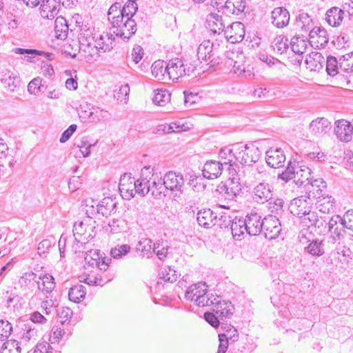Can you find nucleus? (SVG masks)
<instances>
[{"label":"nucleus","instance_id":"obj_1","mask_svg":"<svg viewBox=\"0 0 353 353\" xmlns=\"http://www.w3.org/2000/svg\"><path fill=\"white\" fill-rule=\"evenodd\" d=\"M114 39L112 34L106 33L95 38L92 27L79 26L78 42L81 55L87 61H93L100 57L101 53L112 49Z\"/></svg>","mask_w":353,"mask_h":353},{"label":"nucleus","instance_id":"obj_2","mask_svg":"<svg viewBox=\"0 0 353 353\" xmlns=\"http://www.w3.org/2000/svg\"><path fill=\"white\" fill-rule=\"evenodd\" d=\"M94 222L91 219L77 221L74 224L73 236L77 242L76 246H73L74 252H77L79 248L78 243L85 244L94 236Z\"/></svg>","mask_w":353,"mask_h":353},{"label":"nucleus","instance_id":"obj_3","mask_svg":"<svg viewBox=\"0 0 353 353\" xmlns=\"http://www.w3.org/2000/svg\"><path fill=\"white\" fill-rule=\"evenodd\" d=\"M196 68L195 61L193 63H184L178 58L173 59L168 62V80L177 81L184 77H190L194 74Z\"/></svg>","mask_w":353,"mask_h":353},{"label":"nucleus","instance_id":"obj_4","mask_svg":"<svg viewBox=\"0 0 353 353\" xmlns=\"http://www.w3.org/2000/svg\"><path fill=\"white\" fill-rule=\"evenodd\" d=\"M111 25L112 33L124 41H128L137 31L136 22L130 17H121Z\"/></svg>","mask_w":353,"mask_h":353},{"label":"nucleus","instance_id":"obj_5","mask_svg":"<svg viewBox=\"0 0 353 353\" xmlns=\"http://www.w3.org/2000/svg\"><path fill=\"white\" fill-rule=\"evenodd\" d=\"M236 161L242 165H251L259 159V150L254 146L239 145L235 147Z\"/></svg>","mask_w":353,"mask_h":353},{"label":"nucleus","instance_id":"obj_6","mask_svg":"<svg viewBox=\"0 0 353 353\" xmlns=\"http://www.w3.org/2000/svg\"><path fill=\"white\" fill-rule=\"evenodd\" d=\"M163 184L166 190L172 192L182 194L185 185V180L181 172H168L163 176Z\"/></svg>","mask_w":353,"mask_h":353},{"label":"nucleus","instance_id":"obj_7","mask_svg":"<svg viewBox=\"0 0 353 353\" xmlns=\"http://www.w3.org/2000/svg\"><path fill=\"white\" fill-rule=\"evenodd\" d=\"M232 177L227 183H221L218 186V191L228 200L234 199L241 190V185L239 179L234 176L236 173H230Z\"/></svg>","mask_w":353,"mask_h":353},{"label":"nucleus","instance_id":"obj_8","mask_svg":"<svg viewBox=\"0 0 353 353\" xmlns=\"http://www.w3.org/2000/svg\"><path fill=\"white\" fill-rule=\"evenodd\" d=\"M281 231V225L278 218L269 215L263 219V231L266 239H276Z\"/></svg>","mask_w":353,"mask_h":353},{"label":"nucleus","instance_id":"obj_9","mask_svg":"<svg viewBox=\"0 0 353 353\" xmlns=\"http://www.w3.org/2000/svg\"><path fill=\"white\" fill-rule=\"evenodd\" d=\"M136 181L130 174H124L120 178L119 191L121 196L127 200L134 197L136 194Z\"/></svg>","mask_w":353,"mask_h":353},{"label":"nucleus","instance_id":"obj_10","mask_svg":"<svg viewBox=\"0 0 353 353\" xmlns=\"http://www.w3.org/2000/svg\"><path fill=\"white\" fill-rule=\"evenodd\" d=\"M153 172V168L150 166H145L141 170V176L136 181V193L141 196H144L149 193L150 176Z\"/></svg>","mask_w":353,"mask_h":353},{"label":"nucleus","instance_id":"obj_11","mask_svg":"<svg viewBox=\"0 0 353 353\" xmlns=\"http://www.w3.org/2000/svg\"><path fill=\"white\" fill-rule=\"evenodd\" d=\"M332 129V123L327 118L318 117L310 123L309 130L315 137H323Z\"/></svg>","mask_w":353,"mask_h":353},{"label":"nucleus","instance_id":"obj_12","mask_svg":"<svg viewBox=\"0 0 353 353\" xmlns=\"http://www.w3.org/2000/svg\"><path fill=\"white\" fill-rule=\"evenodd\" d=\"M243 221L246 222L245 227L249 235L256 236L263 231V219H261V216L259 214L250 213Z\"/></svg>","mask_w":353,"mask_h":353},{"label":"nucleus","instance_id":"obj_13","mask_svg":"<svg viewBox=\"0 0 353 353\" xmlns=\"http://www.w3.org/2000/svg\"><path fill=\"white\" fill-rule=\"evenodd\" d=\"M224 35L226 39L232 43L241 41L245 36L243 24L239 21L232 23L225 28Z\"/></svg>","mask_w":353,"mask_h":353},{"label":"nucleus","instance_id":"obj_14","mask_svg":"<svg viewBox=\"0 0 353 353\" xmlns=\"http://www.w3.org/2000/svg\"><path fill=\"white\" fill-rule=\"evenodd\" d=\"M334 132L340 141L347 143L352 140L353 126L345 119L338 120L335 122Z\"/></svg>","mask_w":353,"mask_h":353},{"label":"nucleus","instance_id":"obj_15","mask_svg":"<svg viewBox=\"0 0 353 353\" xmlns=\"http://www.w3.org/2000/svg\"><path fill=\"white\" fill-rule=\"evenodd\" d=\"M309 197L302 196L296 198L291 201L290 210L294 216L302 217L311 208Z\"/></svg>","mask_w":353,"mask_h":353},{"label":"nucleus","instance_id":"obj_16","mask_svg":"<svg viewBox=\"0 0 353 353\" xmlns=\"http://www.w3.org/2000/svg\"><path fill=\"white\" fill-rule=\"evenodd\" d=\"M285 159V155L280 148H270L266 152L265 161L271 168H279L283 166Z\"/></svg>","mask_w":353,"mask_h":353},{"label":"nucleus","instance_id":"obj_17","mask_svg":"<svg viewBox=\"0 0 353 353\" xmlns=\"http://www.w3.org/2000/svg\"><path fill=\"white\" fill-rule=\"evenodd\" d=\"M272 197V190L268 183H259L253 190V199L259 203H264Z\"/></svg>","mask_w":353,"mask_h":353},{"label":"nucleus","instance_id":"obj_18","mask_svg":"<svg viewBox=\"0 0 353 353\" xmlns=\"http://www.w3.org/2000/svg\"><path fill=\"white\" fill-rule=\"evenodd\" d=\"M60 8V0H43L40 7L42 17L52 19L58 14Z\"/></svg>","mask_w":353,"mask_h":353},{"label":"nucleus","instance_id":"obj_19","mask_svg":"<svg viewBox=\"0 0 353 353\" xmlns=\"http://www.w3.org/2000/svg\"><path fill=\"white\" fill-rule=\"evenodd\" d=\"M205 26L213 34H220L225 30L222 17L216 13H211L207 16Z\"/></svg>","mask_w":353,"mask_h":353},{"label":"nucleus","instance_id":"obj_20","mask_svg":"<svg viewBox=\"0 0 353 353\" xmlns=\"http://www.w3.org/2000/svg\"><path fill=\"white\" fill-rule=\"evenodd\" d=\"M309 43L315 48H323L328 42L327 32L325 29L314 28L310 32Z\"/></svg>","mask_w":353,"mask_h":353},{"label":"nucleus","instance_id":"obj_21","mask_svg":"<svg viewBox=\"0 0 353 353\" xmlns=\"http://www.w3.org/2000/svg\"><path fill=\"white\" fill-rule=\"evenodd\" d=\"M223 163L220 161H207L203 168V175L208 179H214L221 176L223 171Z\"/></svg>","mask_w":353,"mask_h":353},{"label":"nucleus","instance_id":"obj_22","mask_svg":"<svg viewBox=\"0 0 353 353\" xmlns=\"http://www.w3.org/2000/svg\"><path fill=\"white\" fill-rule=\"evenodd\" d=\"M219 299L214 302L213 312L222 319L229 317L234 312V306L230 302L222 300L220 296H219Z\"/></svg>","mask_w":353,"mask_h":353},{"label":"nucleus","instance_id":"obj_23","mask_svg":"<svg viewBox=\"0 0 353 353\" xmlns=\"http://www.w3.org/2000/svg\"><path fill=\"white\" fill-rule=\"evenodd\" d=\"M272 23L277 28L286 26L290 21L289 12L283 8L278 7L272 12Z\"/></svg>","mask_w":353,"mask_h":353},{"label":"nucleus","instance_id":"obj_24","mask_svg":"<svg viewBox=\"0 0 353 353\" xmlns=\"http://www.w3.org/2000/svg\"><path fill=\"white\" fill-rule=\"evenodd\" d=\"M116 207L115 198L105 197L97 205V213L107 217L116 212Z\"/></svg>","mask_w":353,"mask_h":353},{"label":"nucleus","instance_id":"obj_25","mask_svg":"<svg viewBox=\"0 0 353 353\" xmlns=\"http://www.w3.org/2000/svg\"><path fill=\"white\" fill-rule=\"evenodd\" d=\"M197 221L199 225L210 228L216 224V216L210 209H203L197 213Z\"/></svg>","mask_w":353,"mask_h":353},{"label":"nucleus","instance_id":"obj_26","mask_svg":"<svg viewBox=\"0 0 353 353\" xmlns=\"http://www.w3.org/2000/svg\"><path fill=\"white\" fill-rule=\"evenodd\" d=\"M219 157V159L222 161L221 163H223V165H228V170H230V173H236V170L234 167L236 166V153L234 154L233 150L229 148H224L220 150Z\"/></svg>","mask_w":353,"mask_h":353},{"label":"nucleus","instance_id":"obj_27","mask_svg":"<svg viewBox=\"0 0 353 353\" xmlns=\"http://www.w3.org/2000/svg\"><path fill=\"white\" fill-rule=\"evenodd\" d=\"M149 178L150 179L149 192H150L155 198H160L162 194L165 196L163 190L165 188L161 177L153 171Z\"/></svg>","mask_w":353,"mask_h":353},{"label":"nucleus","instance_id":"obj_28","mask_svg":"<svg viewBox=\"0 0 353 353\" xmlns=\"http://www.w3.org/2000/svg\"><path fill=\"white\" fill-rule=\"evenodd\" d=\"M208 285L204 282H199L190 285L185 293L187 300L194 301L199 299L202 294H206Z\"/></svg>","mask_w":353,"mask_h":353},{"label":"nucleus","instance_id":"obj_29","mask_svg":"<svg viewBox=\"0 0 353 353\" xmlns=\"http://www.w3.org/2000/svg\"><path fill=\"white\" fill-rule=\"evenodd\" d=\"M168 63L158 60L154 61L151 67L152 76L159 81L168 80Z\"/></svg>","mask_w":353,"mask_h":353},{"label":"nucleus","instance_id":"obj_30","mask_svg":"<svg viewBox=\"0 0 353 353\" xmlns=\"http://www.w3.org/2000/svg\"><path fill=\"white\" fill-rule=\"evenodd\" d=\"M230 225L231 233L233 238L236 241H241L244 238L245 231L247 232L245 223L243 219L235 218L232 221L228 220Z\"/></svg>","mask_w":353,"mask_h":353},{"label":"nucleus","instance_id":"obj_31","mask_svg":"<svg viewBox=\"0 0 353 353\" xmlns=\"http://www.w3.org/2000/svg\"><path fill=\"white\" fill-rule=\"evenodd\" d=\"M301 219H302V222L308 228L314 226L320 228L321 227H323L324 224L326 225L325 220H324L321 216H319L316 212L312 211L311 208L309 210L308 212H306Z\"/></svg>","mask_w":353,"mask_h":353},{"label":"nucleus","instance_id":"obj_32","mask_svg":"<svg viewBox=\"0 0 353 353\" xmlns=\"http://www.w3.org/2000/svg\"><path fill=\"white\" fill-rule=\"evenodd\" d=\"M327 225L329 232L335 236L334 239H340L345 230L342 217L339 215L333 216L329 220Z\"/></svg>","mask_w":353,"mask_h":353},{"label":"nucleus","instance_id":"obj_33","mask_svg":"<svg viewBox=\"0 0 353 353\" xmlns=\"http://www.w3.org/2000/svg\"><path fill=\"white\" fill-rule=\"evenodd\" d=\"M307 245L305 251L312 256L319 257L324 254L325 248L323 241L317 239L307 241Z\"/></svg>","mask_w":353,"mask_h":353},{"label":"nucleus","instance_id":"obj_34","mask_svg":"<svg viewBox=\"0 0 353 353\" xmlns=\"http://www.w3.org/2000/svg\"><path fill=\"white\" fill-rule=\"evenodd\" d=\"M306 165L300 162L289 161L288 166L284 172L279 175V177L285 181H288L292 179H294L296 173L299 172V169H303Z\"/></svg>","mask_w":353,"mask_h":353},{"label":"nucleus","instance_id":"obj_35","mask_svg":"<svg viewBox=\"0 0 353 353\" xmlns=\"http://www.w3.org/2000/svg\"><path fill=\"white\" fill-rule=\"evenodd\" d=\"M12 52L15 54H27L28 55L25 56L23 60L28 62H34V56L36 55H43L46 57L48 59H51L52 54L48 52H45L43 51L37 50L34 49H24L21 48H15L12 50Z\"/></svg>","mask_w":353,"mask_h":353},{"label":"nucleus","instance_id":"obj_36","mask_svg":"<svg viewBox=\"0 0 353 353\" xmlns=\"http://www.w3.org/2000/svg\"><path fill=\"white\" fill-rule=\"evenodd\" d=\"M192 125L184 123L181 121L172 122L169 124L163 125L162 131L165 134L179 133L185 132L192 128Z\"/></svg>","mask_w":353,"mask_h":353},{"label":"nucleus","instance_id":"obj_37","mask_svg":"<svg viewBox=\"0 0 353 353\" xmlns=\"http://www.w3.org/2000/svg\"><path fill=\"white\" fill-rule=\"evenodd\" d=\"M344 12L336 7H333L326 13V21L332 27H336L341 24L343 19Z\"/></svg>","mask_w":353,"mask_h":353},{"label":"nucleus","instance_id":"obj_38","mask_svg":"<svg viewBox=\"0 0 353 353\" xmlns=\"http://www.w3.org/2000/svg\"><path fill=\"white\" fill-rule=\"evenodd\" d=\"M38 289L43 293H50L54 288V278L50 274H43L39 277L37 281Z\"/></svg>","mask_w":353,"mask_h":353},{"label":"nucleus","instance_id":"obj_39","mask_svg":"<svg viewBox=\"0 0 353 353\" xmlns=\"http://www.w3.org/2000/svg\"><path fill=\"white\" fill-rule=\"evenodd\" d=\"M55 37L59 39H65L68 32V26L65 18L57 17L54 21Z\"/></svg>","mask_w":353,"mask_h":353},{"label":"nucleus","instance_id":"obj_40","mask_svg":"<svg viewBox=\"0 0 353 353\" xmlns=\"http://www.w3.org/2000/svg\"><path fill=\"white\" fill-rule=\"evenodd\" d=\"M324 57L319 52H312L305 59V64L310 70H317L323 67Z\"/></svg>","mask_w":353,"mask_h":353},{"label":"nucleus","instance_id":"obj_41","mask_svg":"<svg viewBox=\"0 0 353 353\" xmlns=\"http://www.w3.org/2000/svg\"><path fill=\"white\" fill-rule=\"evenodd\" d=\"M225 12L227 14H236L244 11L245 3L243 0H226Z\"/></svg>","mask_w":353,"mask_h":353},{"label":"nucleus","instance_id":"obj_42","mask_svg":"<svg viewBox=\"0 0 353 353\" xmlns=\"http://www.w3.org/2000/svg\"><path fill=\"white\" fill-rule=\"evenodd\" d=\"M290 46L294 53L302 54L306 51L307 41L303 37L294 36L291 39Z\"/></svg>","mask_w":353,"mask_h":353},{"label":"nucleus","instance_id":"obj_43","mask_svg":"<svg viewBox=\"0 0 353 353\" xmlns=\"http://www.w3.org/2000/svg\"><path fill=\"white\" fill-rule=\"evenodd\" d=\"M213 44L210 40H204L198 47L197 55L199 59L206 61L210 59L212 54Z\"/></svg>","mask_w":353,"mask_h":353},{"label":"nucleus","instance_id":"obj_44","mask_svg":"<svg viewBox=\"0 0 353 353\" xmlns=\"http://www.w3.org/2000/svg\"><path fill=\"white\" fill-rule=\"evenodd\" d=\"M177 279L176 271L170 267L163 268L159 274V281L157 284L159 285L163 282L174 283Z\"/></svg>","mask_w":353,"mask_h":353},{"label":"nucleus","instance_id":"obj_45","mask_svg":"<svg viewBox=\"0 0 353 353\" xmlns=\"http://www.w3.org/2000/svg\"><path fill=\"white\" fill-rule=\"evenodd\" d=\"M85 294V288L82 285L72 287L68 292L69 299L74 303H79L83 301Z\"/></svg>","mask_w":353,"mask_h":353},{"label":"nucleus","instance_id":"obj_46","mask_svg":"<svg viewBox=\"0 0 353 353\" xmlns=\"http://www.w3.org/2000/svg\"><path fill=\"white\" fill-rule=\"evenodd\" d=\"M152 240L148 238L141 239L136 247L137 252H141L143 256L150 257L153 253V245Z\"/></svg>","mask_w":353,"mask_h":353},{"label":"nucleus","instance_id":"obj_47","mask_svg":"<svg viewBox=\"0 0 353 353\" xmlns=\"http://www.w3.org/2000/svg\"><path fill=\"white\" fill-rule=\"evenodd\" d=\"M153 102L159 106H164L170 101L171 94L167 90L158 89L154 91Z\"/></svg>","mask_w":353,"mask_h":353},{"label":"nucleus","instance_id":"obj_48","mask_svg":"<svg viewBox=\"0 0 353 353\" xmlns=\"http://www.w3.org/2000/svg\"><path fill=\"white\" fill-rule=\"evenodd\" d=\"M169 245L167 241L159 240L153 244V253L161 260L167 256Z\"/></svg>","mask_w":353,"mask_h":353},{"label":"nucleus","instance_id":"obj_49","mask_svg":"<svg viewBox=\"0 0 353 353\" xmlns=\"http://www.w3.org/2000/svg\"><path fill=\"white\" fill-rule=\"evenodd\" d=\"M98 141H90L88 137H82L79 143H77V148H79L81 154L83 157H88L90 154V148L95 146Z\"/></svg>","mask_w":353,"mask_h":353},{"label":"nucleus","instance_id":"obj_50","mask_svg":"<svg viewBox=\"0 0 353 353\" xmlns=\"http://www.w3.org/2000/svg\"><path fill=\"white\" fill-rule=\"evenodd\" d=\"M37 331L34 328L28 327L27 329L23 330L20 337V344L26 345L30 343L33 345L37 340Z\"/></svg>","mask_w":353,"mask_h":353},{"label":"nucleus","instance_id":"obj_51","mask_svg":"<svg viewBox=\"0 0 353 353\" xmlns=\"http://www.w3.org/2000/svg\"><path fill=\"white\" fill-rule=\"evenodd\" d=\"M288 39L283 36L276 37L272 42V48L274 51L277 54H283L288 48Z\"/></svg>","mask_w":353,"mask_h":353},{"label":"nucleus","instance_id":"obj_52","mask_svg":"<svg viewBox=\"0 0 353 353\" xmlns=\"http://www.w3.org/2000/svg\"><path fill=\"white\" fill-rule=\"evenodd\" d=\"M299 172L296 173V175H295L294 179V183L299 185H302L305 182L309 184V181L310 180L311 170L307 166H305L303 169H299Z\"/></svg>","mask_w":353,"mask_h":353},{"label":"nucleus","instance_id":"obj_53","mask_svg":"<svg viewBox=\"0 0 353 353\" xmlns=\"http://www.w3.org/2000/svg\"><path fill=\"white\" fill-rule=\"evenodd\" d=\"M81 282H84L89 285H102L105 283L101 276L97 274L92 272L88 275H82L79 277Z\"/></svg>","mask_w":353,"mask_h":353},{"label":"nucleus","instance_id":"obj_54","mask_svg":"<svg viewBox=\"0 0 353 353\" xmlns=\"http://www.w3.org/2000/svg\"><path fill=\"white\" fill-rule=\"evenodd\" d=\"M316 208L323 214L329 213L333 210V200L331 199L330 196L323 198H320L319 196Z\"/></svg>","mask_w":353,"mask_h":353},{"label":"nucleus","instance_id":"obj_55","mask_svg":"<svg viewBox=\"0 0 353 353\" xmlns=\"http://www.w3.org/2000/svg\"><path fill=\"white\" fill-rule=\"evenodd\" d=\"M125 221L123 219L114 218L109 221L108 225L105 226V230L112 233H119L125 228Z\"/></svg>","mask_w":353,"mask_h":353},{"label":"nucleus","instance_id":"obj_56","mask_svg":"<svg viewBox=\"0 0 353 353\" xmlns=\"http://www.w3.org/2000/svg\"><path fill=\"white\" fill-rule=\"evenodd\" d=\"M64 75L68 77L65 83L66 88L70 90H76L78 87L77 71L65 70Z\"/></svg>","mask_w":353,"mask_h":353},{"label":"nucleus","instance_id":"obj_57","mask_svg":"<svg viewBox=\"0 0 353 353\" xmlns=\"http://www.w3.org/2000/svg\"><path fill=\"white\" fill-rule=\"evenodd\" d=\"M121 17H123L122 14L121 4L120 3L112 4L108 12V19L110 23L112 24L113 21L120 19Z\"/></svg>","mask_w":353,"mask_h":353},{"label":"nucleus","instance_id":"obj_58","mask_svg":"<svg viewBox=\"0 0 353 353\" xmlns=\"http://www.w3.org/2000/svg\"><path fill=\"white\" fill-rule=\"evenodd\" d=\"M216 300H219V296H214L212 294L210 296L207 290L206 294H202L199 299H195V304L199 307L210 306L213 305Z\"/></svg>","mask_w":353,"mask_h":353},{"label":"nucleus","instance_id":"obj_59","mask_svg":"<svg viewBox=\"0 0 353 353\" xmlns=\"http://www.w3.org/2000/svg\"><path fill=\"white\" fill-rule=\"evenodd\" d=\"M1 353H21L19 343L15 340H8L1 347Z\"/></svg>","mask_w":353,"mask_h":353},{"label":"nucleus","instance_id":"obj_60","mask_svg":"<svg viewBox=\"0 0 353 353\" xmlns=\"http://www.w3.org/2000/svg\"><path fill=\"white\" fill-rule=\"evenodd\" d=\"M130 250V246L128 244L117 245L111 249L110 255L114 259H121L126 255Z\"/></svg>","mask_w":353,"mask_h":353},{"label":"nucleus","instance_id":"obj_61","mask_svg":"<svg viewBox=\"0 0 353 353\" xmlns=\"http://www.w3.org/2000/svg\"><path fill=\"white\" fill-rule=\"evenodd\" d=\"M7 27L10 30H16L21 23V17L19 14L12 12L8 13L6 17Z\"/></svg>","mask_w":353,"mask_h":353},{"label":"nucleus","instance_id":"obj_62","mask_svg":"<svg viewBox=\"0 0 353 353\" xmlns=\"http://www.w3.org/2000/svg\"><path fill=\"white\" fill-rule=\"evenodd\" d=\"M63 50L64 53L71 56L72 57H75L77 53H79L81 54V51L79 49V44H77L74 41H72L71 43H65L63 45Z\"/></svg>","mask_w":353,"mask_h":353},{"label":"nucleus","instance_id":"obj_63","mask_svg":"<svg viewBox=\"0 0 353 353\" xmlns=\"http://www.w3.org/2000/svg\"><path fill=\"white\" fill-rule=\"evenodd\" d=\"M130 87L128 84L121 85L119 90H115L114 97L117 101L126 103L128 99Z\"/></svg>","mask_w":353,"mask_h":353},{"label":"nucleus","instance_id":"obj_64","mask_svg":"<svg viewBox=\"0 0 353 353\" xmlns=\"http://www.w3.org/2000/svg\"><path fill=\"white\" fill-rule=\"evenodd\" d=\"M72 311L68 307H62L57 310V314L61 324L63 325L65 323L69 322L72 316Z\"/></svg>","mask_w":353,"mask_h":353}]
</instances>
